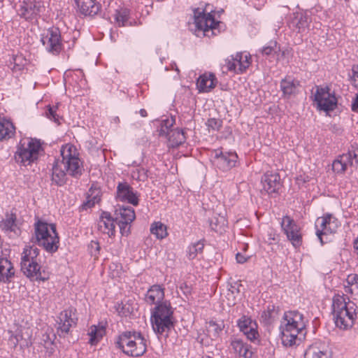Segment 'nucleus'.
<instances>
[{"label":"nucleus","mask_w":358,"mask_h":358,"mask_svg":"<svg viewBox=\"0 0 358 358\" xmlns=\"http://www.w3.org/2000/svg\"><path fill=\"white\" fill-rule=\"evenodd\" d=\"M352 110L354 112H358V93L356 94L352 103Z\"/></svg>","instance_id":"obj_58"},{"label":"nucleus","mask_w":358,"mask_h":358,"mask_svg":"<svg viewBox=\"0 0 358 358\" xmlns=\"http://www.w3.org/2000/svg\"><path fill=\"white\" fill-rule=\"evenodd\" d=\"M350 76V81L352 86L358 87V64H354L352 66V74Z\"/></svg>","instance_id":"obj_52"},{"label":"nucleus","mask_w":358,"mask_h":358,"mask_svg":"<svg viewBox=\"0 0 358 358\" xmlns=\"http://www.w3.org/2000/svg\"><path fill=\"white\" fill-rule=\"evenodd\" d=\"M115 309L118 315L122 317H127L133 312V307L129 301L117 303L115 306Z\"/></svg>","instance_id":"obj_40"},{"label":"nucleus","mask_w":358,"mask_h":358,"mask_svg":"<svg viewBox=\"0 0 358 358\" xmlns=\"http://www.w3.org/2000/svg\"><path fill=\"white\" fill-rule=\"evenodd\" d=\"M44 8L43 3L40 1H23L17 9L20 17L31 21L35 19Z\"/></svg>","instance_id":"obj_16"},{"label":"nucleus","mask_w":358,"mask_h":358,"mask_svg":"<svg viewBox=\"0 0 358 358\" xmlns=\"http://www.w3.org/2000/svg\"><path fill=\"white\" fill-rule=\"evenodd\" d=\"M142 117H146L147 116V111L145 109H141L139 111Z\"/></svg>","instance_id":"obj_61"},{"label":"nucleus","mask_w":358,"mask_h":358,"mask_svg":"<svg viewBox=\"0 0 358 358\" xmlns=\"http://www.w3.org/2000/svg\"><path fill=\"white\" fill-rule=\"evenodd\" d=\"M59 320L57 333L60 337H65L69 333L71 327H76L77 324L76 310L73 308H69L62 311Z\"/></svg>","instance_id":"obj_14"},{"label":"nucleus","mask_w":358,"mask_h":358,"mask_svg":"<svg viewBox=\"0 0 358 358\" xmlns=\"http://www.w3.org/2000/svg\"><path fill=\"white\" fill-rule=\"evenodd\" d=\"M263 189L268 194H277L282 187L280 176L278 173L266 172L262 177Z\"/></svg>","instance_id":"obj_20"},{"label":"nucleus","mask_w":358,"mask_h":358,"mask_svg":"<svg viewBox=\"0 0 358 358\" xmlns=\"http://www.w3.org/2000/svg\"><path fill=\"white\" fill-rule=\"evenodd\" d=\"M354 249L358 256V237L354 241Z\"/></svg>","instance_id":"obj_60"},{"label":"nucleus","mask_w":358,"mask_h":358,"mask_svg":"<svg viewBox=\"0 0 358 358\" xmlns=\"http://www.w3.org/2000/svg\"><path fill=\"white\" fill-rule=\"evenodd\" d=\"M25 62V59L21 55L15 56L13 57V66L12 67L13 71H21L22 69H23Z\"/></svg>","instance_id":"obj_50"},{"label":"nucleus","mask_w":358,"mask_h":358,"mask_svg":"<svg viewBox=\"0 0 358 358\" xmlns=\"http://www.w3.org/2000/svg\"><path fill=\"white\" fill-rule=\"evenodd\" d=\"M222 120L216 118H210L207 120L206 125L209 129L218 131L222 127Z\"/></svg>","instance_id":"obj_53"},{"label":"nucleus","mask_w":358,"mask_h":358,"mask_svg":"<svg viewBox=\"0 0 358 358\" xmlns=\"http://www.w3.org/2000/svg\"><path fill=\"white\" fill-rule=\"evenodd\" d=\"M325 215L327 218V227L328 228L327 231L329 232V234L336 233L340 226L339 221L332 214L326 213Z\"/></svg>","instance_id":"obj_43"},{"label":"nucleus","mask_w":358,"mask_h":358,"mask_svg":"<svg viewBox=\"0 0 358 358\" xmlns=\"http://www.w3.org/2000/svg\"><path fill=\"white\" fill-rule=\"evenodd\" d=\"M314 101L318 110L325 112L334 110L337 105V99L334 93L330 92V88L328 86H316Z\"/></svg>","instance_id":"obj_10"},{"label":"nucleus","mask_w":358,"mask_h":358,"mask_svg":"<svg viewBox=\"0 0 358 358\" xmlns=\"http://www.w3.org/2000/svg\"><path fill=\"white\" fill-rule=\"evenodd\" d=\"M116 198L122 201H127L134 206L138 204L137 193L127 182H120L117 186Z\"/></svg>","instance_id":"obj_19"},{"label":"nucleus","mask_w":358,"mask_h":358,"mask_svg":"<svg viewBox=\"0 0 358 358\" xmlns=\"http://www.w3.org/2000/svg\"><path fill=\"white\" fill-rule=\"evenodd\" d=\"M175 124V119L171 117V118H166L163 120L161 122V128L159 131V134L161 136H166L171 130V128Z\"/></svg>","instance_id":"obj_44"},{"label":"nucleus","mask_w":358,"mask_h":358,"mask_svg":"<svg viewBox=\"0 0 358 358\" xmlns=\"http://www.w3.org/2000/svg\"><path fill=\"white\" fill-rule=\"evenodd\" d=\"M242 287V285L238 282H235L234 285H230V288L229 291H230L232 294L237 293L238 294L241 290L240 288Z\"/></svg>","instance_id":"obj_57"},{"label":"nucleus","mask_w":358,"mask_h":358,"mask_svg":"<svg viewBox=\"0 0 358 358\" xmlns=\"http://www.w3.org/2000/svg\"><path fill=\"white\" fill-rule=\"evenodd\" d=\"M226 220L223 217L218 218H213L210 221V227L211 229L215 232L222 233L224 229Z\"/></svg>","instance_id":"obj_46"},{"label":"nucleus","mask_w":358,"mask_h":358,"mask_svg":"<svg viewBox=\"0 0 358 358\" xmlns=\"http://www.w3.org/2000/svg\"><path fill=\"white\" fill-rule=\"evenodd\" d=\"M236 259L238 263L243 264L247 261L248 259L241 253L238 252L236 255Z\"/></svg>","instance_id":"obj_59"},{"label":"nucleus","mask_w":358,"mask_h":358,"mask_svg":"<svg viewBox=\"0 0 358 358\" xmlns=\"http://www.w3.org/2000/svg\"><path fill=\"white\" fill-rule=\"evenodd\" d=\"M278 43L275 41H271L268 45L262 49V53L265 55H270L272 52H275Z\"/></svg>","instance_id":"obj_51"},{"label":"nucleus","mask_w":358,"mask_h":358,"mask_svg":"<svg viewBox=\"0 0 358 358\" xmlns=\"http://www.w3.org/2000/svg\"><path fill=\"white\" fill-rule=\"evenodd\" d=\"M217 80L213 73H205L197 79L196 86L199 92H209L215 87Z\"/></svg>","instance_id":"obj_23"},{"label":"nucleus","mask_w":358,"mask_h":358,"mask_svg":"<svg viewBox=\"0 0 358 358\" xmlns=\"http://www.w3.org/2000/svg\"><path fill=\"white\" fill-rule=\"evenodd\" d=\"M254 326H255V324L252 323V320L245 315L238 320V327L243 333Z\"/></svg>","instance_id":"obj_47"},{"label":"nucleus","mask_w":358,"mask_h":358,"mask_svg":"<svg viewBox=\"0 0 358 358\" xmlns=\"http://www.w3.org/2000/svg\"><path fill=\"white\" fill-rule=\"evenodd\" d=\"M36 243L49 253L55 252L59 248V237L54 224L38 220L34 224Z\"/></svg>","instance_id":"obj_7"},{"label":"nucleus","mask_w":358,"mask_h":358,"mask_svg":"<svg viewBox=\"0 0 358 358\" xmlns=\"http://www.w3.org/2000/svg\"><path fill=\"white\" fill-rule=\"evenodd\" d=\"M165 136L168 138L169 146L171 148L178 147L186 138L183 130L178 128L171 129Z\"/></svg>","instance_id":"obj_28"},{"label":"nucleus","mask_w":358,"mask_h":358,"mask_svg":"<svg viewBox=\"0 0 358 358\" xmlns=\"http://www.w3.org/2000/svg\"><path fill=\"white\" fill-rule=\"evenodd\" d=\"M281 228L287 239L294 248H298L302 244V234L300 227L289 216L285 215L280 222Z\"/></svg>","instance_id":"obj_11"},{"label":"nucleus","mask_w":358,"mask_h":358,"mask_svg":"<svg viewBox=\"0 0 358 358\" xmlns=\"http://www.w3.org/2000/svg\"><path fill=\"white\" fill-rule=\"evenodd\" d=\"M311 18L307 13H297L292 23L298 29V32H303L308 29Z\"/></svg>","instance_id":"obj_31"},{"label":"nucleus","mask_w":358,"mask_h":358,"mask_svg":"<svg viewBox=\"0 0 358 358\" xmlns=\"http://www.w3.org/2000/svg\"><path fill=\"white\" fill-rule=\"evenodd\" d=\"M115 221L119 226L122 235L127 236L129 232V225L136 217L133 208L130 206H119L115 212Z\"/></svg>","instance_id":"obj_12"},{"label":"nucleus","mask_w":358,"mask_h":358,"mask_svg":"<svg viewBox=\"0 0 358 358\" xmlns=\"http://www.w3.org/2000/svg\"><path fill=\"white\" fill-rule=\"evenodd\" d=\"M228 71H234L236 73L244 72L250 64V55L237 52L234 56L231 55L225 60Z\"/></svg>","instance_id":"obj_17"},{"label":"nucleus","mask_w":358,"mask_h":358,"mask_svg":"<svg viewBox=\"0 0 358 358\" xmlns=\"http://www.w3.org/2000/svg\"><path fill=\"white\" fill-rule=\"evenodd\" d=\"M129 12L126 8H121L116 10L114 15V19L115 23L119 27H124L127 25V21L129 20Z\"/></svg>","instance_id":"obj_37"},{"label":"nucleus","mask_w":358,"mask_h":358,"mask_svg":"<svg viewBox=\"0 0 358 358\" xmlns=\"http://www.w3.org/2000/svg\"><path fill=\"white\" fill-rule=\"evenodd\" d=\"M39 249L34 245L27 246L21 258V270L31 280L45 281L49 278V273L41 270L38 262Z\"/></svg>","instance_id":"obj_5"},{"label":"nucleus","mask_w":358,"mask_h":358,"mask_svg":"<svg viewBox=\"0 0 358 358\" xmlns=\"http://www.w3.org/2000/svg\"><path fill=\"white\" fill-rule=\"evenodd\" d=\"M59 320L57 333L60 337H65L69 333L71 327H76L77 324L76 310L73 308H69L62 311Z\"/></svg>","instance_id":"obj_15"},{"label":"nucleus","mask_w":358,"mask_h":358,"mask_svg":"<svg viewBox=\"0 0 358 358\" xmlns=\"http://www.w3.org/2000/svg\"><path fill=\"white\" fill-rule=\"evenodd\" d=\"M42 150L39 140L26 138L20 140L17 146L14 158L15 162L22 166H27L36 162Z\"/></svg>","instance_id":"obj_8"},{"label":"nucleus","mask_w":358,"mask_h":358,"mask_svg":"<svg viewBox=\"0 0 358 358\" xmlns=\"http://www.w3.org/2000/svg\"><path fill=\"white\" fill-rule=\"evenodd\" d=\"M115 220L108 212L101 213L97 222V229L102 234H107L109 237L115 235Z\"/></svg>","instance_id":"obj_21"},{"label":"nucleus","mask_w":358,"mask_h":358,"mask_svg":"<svg viewBox=\"0 0 358 358\" xmlns=\"http://www.w3.org/2000/svg\"><path fill=\"white\" fill-rule=\"evenodd\" d=\"M16 216L15 214H7L6 219L3 221V227L5 230L14 231L16 227Z\"/></svg>","instance_id":"obj_45"},{"label":"nucleus","mask_w":358,"mask_h":358,"mask_svg":"<svg viewBox=\"0 0 358 358\" xmlns=\"http://www.w3.org/2000/svg\"><path fill=\"white\" fill-rule=\"evenodd\" d=\"M15 132V128L11 122L0 119V141L12 138Z\"/></svg>","instance_id":"obj_32"},{"label":"nucleus","mask_w":358,"mask_h":358,"mask_svg":"<svg viewBox=\"0 0 358 358\" xmlns=\"http://www.w3.org/2000/svg\"><path fill=\"white\" fill-rule=\"evenodd\" d=\"M14 273L11 262L7 258L0 257V282L8 281Z\"/></svg>","instance_id":"obj_30"},{"label":"nucleus","mask_w":358,"mask_h":358,"mask_svg":"<svg viewBox=\"0 0 358 358\" xmlns=\"http://www.w3.org/2000/svg\"><path fill=\"white\" fill-rule=\"evenodd\" d=\"M115 345L123 353L131 357H141L147 350V341L140 332L136 331H125L120 334Z\"/></svg>","instance_id":"obj_4"},{"label":"nucleus","mask_w":358,"mask_h":358,"mask_svg":"<svg viewBox=\"0 0 358 358\" xmlns=\"http://www.w3.org/2000/svg\"><path fill=\"white\" fill-rule=\"evenodd\" d=\"M345 155H349L350 166L354 165V161L356 165L358 166V147L352 146V149L348 151Z\"/></svg>","instance_id":"obj_49"},{"label":"nucleus","mask_w":358,"mask_h":358,"mask_svg":"<svg viewBox=\"0 0 358 358\" xmlns=\"http://www.w3.org/2000/svg\"><path fill=\"white\" fill-rule=\"evenodd\" d=\"M194 24L196 31H201L203 35L208 36V32L213 31L216 22L214 17L210 13H206L205 9L196 8L194 9Z\"/></svg>","instance_id":"obj_13"},{"label":"nucleus","mask_w":358,"mask_h":358,"mask_svg":"<svg viewBox=\"0 0 358 358\" xmlns=\"http://www.w3.org/2000/svg\"><path fill=\"white\" fill-rule=\"evenodd\" d=\"M299 82L290 76H287L280 82V89L285 97L296 94Z\"/></svg>","instance_id":"obj_25"},{"label":"nucleus","mask_w":358,"mask_h":358,"mask_svg":"<svg viewBox=\"0 0 358 358\" xmlns=\"http://www.w3.org/2000/svg\"><path fill=\"white\" fill-rule=\"evenodd\" d=\"M61 155L62 160H55L52 168V181L57 186H62L66 183V174L77 178L83 173L82 163L73 145L63 146Z\"/></svg>","instance_id":"obj_1"},{"label":"nucleus","mask_w":358,"mask_h":358,"mask_svg":"<svg viewBox=\"0 0 358 358\" xmlns=\"http://www.w3.org/2000/svg\"><path fill=\"white\" fill-rule=\"evenodd\" d=\"M316 227V235L318 238L320 240L322 244H323L322 236L329 234V232L327 231V218L326 215L324 214L322 217H318L315 222Z\"/></svg>","instance_id":"obj_36"},{"label":"nucleus","mask_w":358,"mask_h":358,"mask_svg":"<svg viewBox=\"0 0 358 358\" xmlns=\"http://www.w3.org/2000/svg\"><path fill=\"white\" fill-rule=\"evenodd\" d=\"M150 232L159 239H162L168 235L166 225L160 222H154L151 225Z\"/></svg>","instance_id":"obj_39"},{"label":"nucleus","mask_w":358,"mask_h":358,"mask_svg":"<svg viewBox=\"0 0 358 358\" xmlns=\"http://www.w3.org/2000/svg\"><path fill=\"white\" fill-rule=\"evenodd\" d=\"M231 345L234 352L240 357L243 358H251L252 352L250 350V346L245 343L241 339L235 338L231 343Z\"/></svg>","instance_id":"obj_29"},{"label":"nucleus","mask_w":358,"mask_h":358,"mask_svg":"<svg viewBox=\"0 0 358 358\" xmlns=\"http://www.w3.org/2000/svg\"><path fill=\"white\" fill-rule=\"evenodd\" d=\"M90 253L94 258H97L100 251V245L97 241H92L88 246Z\"/></svg>","instance_id":"obj_54"},{"label":"nucleus","mask_w":358,"mask_h":358,"mask_svg":"<svg viewBox=\"0 0 358 358\" xmlns=\"http://www.w3.org/2000/svg\"><path fill=\"white\" fill-rule=\"evenodd\" d=\"M346 282L345 292L358 296V275L355 273L348 275Z\"/></svg>","instance_id":"obj_35"},{"label":"nucleus","mask_w":358,"mask_h":358,"mask_svg":"<svg viewBox=\"0 0 358 358\" xmlns=\"http://www.w3.org/2000/svg\"><path fill=\"white\" fill-rule=\"evenodd\" d=\"M105 329L103 327L92 326L88 334L90 336V343L92 345L96 344L103 336Z\"/></svg>","instance_id":"obj_38"},{"label":"nucleus","mask_w":358,"mask_h":358,"mask_svg":"<svg viewBox=\"0 0 358 358\" xmlns=\"http://www.w3.org/2000/svg\"><path fill=\"white\" fill-rule=\"evenodd\" d=\"M204 244L201 241H199L189 246L187 251V257L189 259H194L198 254L203 252Z\"/></svg>","instance_id":"obj_42"},{"label":"nucleus","mask_w":358,"mask_h":358,"mask_svg":"<svg viewBox=\"0 0 358 358\" xmlns=\"http://www.w3.org/2000/svg\"><path fill=\"white\" fill-rule=\"evenodd\" d=\"M306 324L303 315L298 311H289L284 315V322L280 327L282 343L285 346H292L297 340H301Z\"/></svg>","instance_id":"obj_3"},{"label":"nucleus","mask_w":358,"mask_h":358,"mask_svg":"<svg viewBox=\"0 0 358 358\" xmlns=\"http://www.w3.org/2000/svg\"><path fill=\"white\" fill-rule=\"evenodd\" d=\"M357 306L344 294H335L332 299V315L336 326L343 330L350 329L357 318Z\"/></svg>","instance_id":"obj_2"},{"label":"nucleus","mask_w":358,"mask_h":358,"mask_svg":"<svg viewBox=\"0 0 358 358\" xmlns=\"http://www.w3.org/2000/svg\"><path fill=\"white\" fill-rule=\"evenodd\" d=\"M132 178L139 181H145L148 178V171L142 167H138L132 172Z\"/></svg>","instance_id":"obj_48"},{"label":"nucleus","mask_w":358,"mask_h":358,"mask_svg":"<svg viewBox=\"0 0 358 358\" xmlns=\"http://www.w3.org/2000/svg\"><path fill=\"white\" fill-rule=\"evenodd\" d=\"M224 328V323L222 320H210L208 323L207 331L213 339H216L220 336V333Z\"/></svg>","instance_id":"obj_33"},{"label":"nucleus","mask_w":358,"mask_h":358,"mask_svg":"<svg viewBox=\"0 0 358 358\" xmlns=\"http://www.w3.org/2000/svg\"><path fill=\"white\" fill-rule=\"evenodd\" d=\"M349 155H345L344 154L340 156L338 159H335L332 164V169L336 173H344L349 164Z\"/></svg>","instance_id":"obj_34"},{"label":"nucleus","mask_w":358,"mask_h":358,"mask_svg":"<svg viewBox=\"0 0 358 358\" xmlns=\"http://www.w3.org/2000/svg\"><path fill=\"white\" fill-rule=\"evenodd\" d=\"M238 155L234 152H222L221 150L215 151L214 163L216 166L223 171H227L236 166Z\"/></svg>","instance_id":"obj_18"},{"label":"nucleus","mask_w":358,"mask_h":358,"mask_svg":"<svg viewBox=\"0 0 358 358\" xmlns=\"http://www.w3.org/2000/svg\"><path fill=\"white\" fill-rule=\"evenodd\" d=\"M150 321L155 333L162 335L174 327L173 309L169 301H164L151 310Z\"/></svg>","instance_id":"obj_6"},{"label":"nucleus","mask_w":358,"mask_h":358,"mask_svg":"<svg viewBox=\"0 0 358 358\" xmlns=\"http://www.w3.org/2000/svg\"><path fill=\"white\" fill-rule=\"evenodd\" d=\"M3 6V0H0V8Z\"/></svg>","instance_id":"obj_63"},{"label":"nucleus","mask_w":358,"mask_h":358,"mask_svg":"<svg viewBox=\"0 0 358 358\" xmlns=\"http://www.w3.org/2000/svg\"><path fill=\"white\" fill-rule=\"evenodd\" d=\"M305 358H329L328 347L325 343L315 342L306 350Z\"/></svg>","instance_id":"obj_22"},{"label":"nucleus","mask_w":358,"mask_h":358,"mask_svg":"<svg viewBox=\"0 0 358 358\" xmlns=\"http://www.w3.org/2000/svg\"><path fill=\"white\" fill-rule=\"evenodd\" d=\"M357 183H358V180H357Z\"/></svg>","instance_id":"obj_64"},{"label":"nucleus","mask_w":358,"mask_h":358,"mask_svg":"<svg viewBox=\"0 0 358 358\" xmlns=\"http://www.w3.org/2000/svg\"><path fill=\"white\" fill-rule=\"evenodd\" d=\"M243 334L247 336V338L249 340L252 341L256 340L259 336V334L257 331L255 329V326L248 329V331H245Z\"/></svg>","instance_id":"obj_56"},{"label":"nucleus","mask_w":358,"mask_h":358,"mask_svg":"<svg viewBox=\"0 0 358 358\" xmlns=\"http://www.w3.org/2000/svg\"><path fill=\"white\" fill-rule=\"evenodd\" d=\"M164 298V289L159 285H152L147 292L145 301L148 303L156 306L162 303Z\"/></svg>","instance_id":"obj_24"},{"label":"nucleus","mask_w":358,"mask_h":358,"mask_svg":"<svg viewBox=\"0 0 358 358\" xmlns=\"http://www.w3.org/2000/svg\"><path fill=\"white\" fill-rule=\"evenodd\" d=\"M285 53H286V50H283L282 52V57H284L285 55Z\"/></svg>","instance_id":"obj_62"},{"label":"nucleus","mask_w":358,"mask_h":358,"mask_svg":"<svg viewBox=\"0 0 358 358\" xmlns=\"http://www.w3.org/2000/svg\"><path fill=\"white\" fill-rule=\"evenodd\" d=\"M278 315L275 306L268 305L267 309L261 315V318L266 324H271Z\"/></svg>","instance_id":"obj_41"},{"label":"nucleus","mask_w":358,"mask_h":358,"mask_svg":"<svg viewBox=\"0 0 358 358\" xmlns=\"http://www.w3.org/2000/svg\"><path fill=\"white\" fill-rule=\"evenodd\" d=\"M101 189L99 187L92 185L87 193V200L82 205L83 210L91 208L101 201Z\"/></svg>","instance_id":"obj_26"},{"label":"nucleus","mask_w":358,"mask_h":358,"mask_svg":"<svg viewBox=\"0 0 358 358\" xmlns=\"http://www.w3.org/2000/svg\"><path fill=\"white\" fill-rule=\"evenodd\" d=\"M41 41L45 50L52 55H58L64 49L61 31L57 27H50L45 30L41 37Z\"/></svg>","instance_id":"obj_9"},{"label":"nucleus","mask_w":358,"mask_h":358,"mask_svg":"<svg viewBox=\"0 0 358 358\" xmlns=\"http://www.w3.org/2000/svg\"><path fill=\"white\" fill-rule=\"evenodd\" d=\"M80 12L85 15H94L99 11V5L94 0H75Z\"/></svg>","instance_id":"obj_27"},{"label":"nucleus","mask_w":358,"mask_h":358,"mask_svg":"<svg viewBox=\"0 0 358 358\" xmlns=\"http://www.w3.org/2000/svg\"><path fill=\"white\" fill-rule=\"evenodd\" d=\"M57 107L48 106V110L45 112L46 116L50 120H53L54 122H59V115L57 114Z\"/></svg>","instance_id":"obj_55"}]
</instances>
